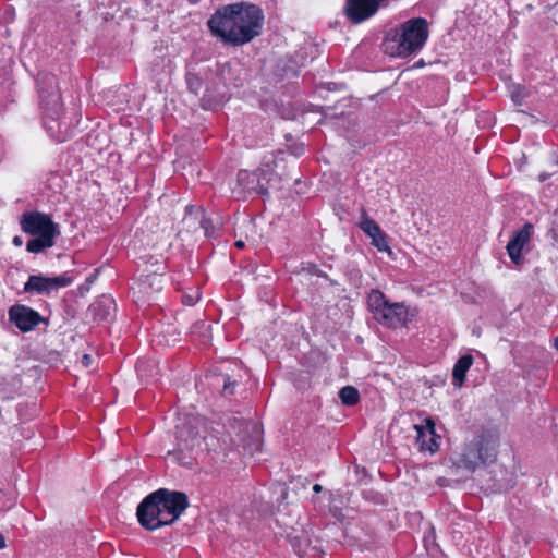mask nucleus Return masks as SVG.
I'll return each mask as SVG.
<instances>
[{
  "label": "nucleus",
  "instance_id": "obj_1",
  "mask_svg": "<svg viewBox=\"0 0 558 558\" xmlns=\"http://www.w3.org/2000/svg\"><path fill=\"white\" fill-rule=\"evenodd\" d=\"M263 24V10L250 2L223 5L207 21V26L215 37L234 47L243 46L259 36Z\"/></svg>",
  "mask_w": 558,
  "mask_h": 558
},
{
  "label": "nucleus",
  "instance_id": "obj_33",
  "mask_svg": "<svg viewBox=\"0 0 558 558\" xmlns=\"http://www.w3.org/2000/svg\"><path fill=\"white\" fill-rule=\"evenodd\" d=\"M546 179V175L542 174L541 175V181H544Z\"/></svg>",
  "mask_w": 558,
  "mask_h": 558
},
{
  "label": "nucleus",
  "instance_id": "obj_27",
  "mask_svg": "<svg viewBox=\"0 0 558 558\" xmlns=\"http://www.w3.org/2000/svg\"><path fill=\"white\" fill-rule=\"evenodd\" d=\"M189 85H190V88H192L196 92L197 87L199 86V82H198V80H196L195 83H192L191 80H189Z\"/></svg>",
  "mask_w": 558,
  "mask_h": 558
},
{
  "label": "nucleus",
  "instance_id": "obj_3",
  "mask_svg": "<svg viewBox=\"0 0 558 558\" xmlns=\"http://www.w3.org/2000/svg\"><path fill=\"white\" fill-rule=\"evenodd\" d=\"M40 105L44 109V124L58 142L68 138V124L61 120L63 107L57 76L51 73L39 74L37 78Z\"/></svg>",
  "mask_w": 558,
  "mask_h": 558
},
{
  "label": "nucleus",
  "instance_id": "obj_29",
  "mask_svg": "<svg viewBox=\"0 0 558 558\" xmlns=\"http://www.w3.org/2000/svg\"><path fill=\"white\" fill-rule=\"evenodd\" d=\"M4 547H5V539H4V536L2 534H0V549H2Z\"/></svg>",
  "mask_w": 558,
  "mask_h": 558
},
{
  "label": "nucleus",
  "instance_id": "obj_34",
  "mask_svg": "<svg viewBox=\"0 0 558 558\" xmlns=\"http://www.w3.org/2000/svg\"><path fill=\"white\" fill-rule=\"evenodd\" d=\"M555 165H557V166H558V155H557V158H556V160H555Z\"/></svg>",
  "mask_w": 558,
  "mask_h": 558
},
{
  "label": "nucleus",
  "instance_id": "obj_10",
  "mask_svg": "<svg viewBox=\"0 0 558 558\" xmlns=\"http://www.w3.org/2000/svg\"><path fill=\"white\" fill-rule=\"evenodd\" d=\"M9 319L23 332L33 330L45 320L37 311L26 305L11 306L9 310Z\"/></svg>",
  "mask_w": 558,
  "mask_h": 558
},
{
  "label": "nucleus",
  "instance_id": "obj_30",
  "mask_svg": "<svg viewBox=\"0 0 558 558\" xmlns=\"http://www.w3.org/2000/svg\"><path fill=\"white\" fill-rule=\"evenodd\" d=\"M288 493L286 488H281V498L284 499L287 497Z\"/></svg>",
  "mask_w": 558,
  "mask_h": 558
},
{
  "label": "nucleus",
  "instance_id": "obj_9",
  "mask_svg": "<svg viewBox=\"0 0 558 558\" xmlns=\"http://www.w3.org/2000/svg\"><path fill=\"white\" fill-rule=\"evenodd\" d=\"M272 171L269 169H258L257 171L250 172L241 170L238 173V183L243 186L244 190L254 191L260 195H264L272 187L271 182Z\"/></svg>",
  "mask_w": 558,
  "mask_h": 558
},
{
  "label": "nucleus",
  "instance_id": "obj_31",
  "mask_svg": "<svg viewBox=\"0 0 558 558\" xmlns=\"http://www.w3.org/2000/svg\"><path fill=\"white\" fill-rule=\"evenodd\" d=\"M235 246H236V247H239V248L244 247V243H243V241H238V242H235Z\"/></svg>",
  "mask_w": 558,
  "mask_h": 558
},
{
  "label": "nucleus",
  "instance_id": "obj_19",
  "mask_svg": "<svg viewBox=\"0 0 558 558\" xmlns=\"http://www.w3.org/2000/svg\"><path fill=\"white\" fill-rule=\"evenodd\" d=\"M244 429L246 433L252 434L253 438L250 441L243 439L244 447L250 450V452L258 451L262 446L260 440V428L256 423L246 422L244 423Z\"/></svg>",
  "mask_w": 558,
  "mask_h": 558
},
{
  "label": "nucleus",
  "instance_id": "obj_18",
  "mask_svg": "<svg viewBox=\"0 0 558 558\" xmlns=\"http://www.w3.org/2000/svg\"><path fill=\"white\" fill-rule=\"evenodd\" d=\"M36 238L31 239L27 241L26 250L29 253H40L44 250L51 247L54 245V239L58 235L52 234H41V235H35Z\"/></svg>",
  "mask_w": 558,
  "mask_h": 558
},
{
  "label": "nucleus",
  "instance_id": "obj_12",
  "mask_svg": "<svg viewBox=\"0 0 558 558\" xmlns=\"http://www.w3.org/2000/svg\"><path fill=\"white\" fill-rule=\"evenodd\" d=\"M201 421L192 418L185 423L177 425V437L184 449L193 450L201 445L202 435L199 428Z\"/></svg>",
  "mask_w": 558,
  "mask_h": 558
},
{
  "label": "nucleus",
  "instance_id": "obj_32",
  "mask_svg": "<svg viewBox=\"0 0 558 558\" xmlns=\"http://www.w3.org/2000/svg\"><path fill=\"white\" fill-rule=\"evenodd\" d=\"M190 4H197L201 2V0H187Z\"/></svg>",
  "mask_w": 558,
  "mask_h": 558
},
{
  "label": "nucleus",
  "instance_id": "obj_7",
  "mask_svg": "<svg viewBox=\"0 0 558 558\" xmlns=\"http://www.w3.org/2000/svg\"><path fill=\"white\" fill-rule=\"evenodd\" d=\"M73 282V277L69 272H63L56 277H44L41 275L29 276L24 284V292L38 294H50L60 288L69 287Z\"/></svg>",
  "mask_w": 558,
  "mask_h": 558
},
{
  "label": "nucleus",
  "instance_id": "obj_21",
  "mask_svg": "<svg viewBox=\"0 0 558 558\" xmlns=\"http://www.w3.org/2000/svg\"><path fill=\"white\" fill-rule=\"evenodd\" d=\"M526 97L525 87L521 85L513 86L511 90V99L517 105H522L524 98Z\"/></svg>",
  "mask_w": 558,
  "mask_h": 558
},
{
  "label": "nucleus",
  "instance_id": "obj_2",
  "mask_svg": "<svg viewBox=\"0 0 558 558\" xmlns=\"http://www.w3.org/2000/svg\"><path fill=\"white\" fill-rule=\"evenodd\" d=\"M187 507L184 493L159 488L142 500L136 515L144 529L154 531L174 523Z\"/></svg>",
  "mask_w": 558,
  "mask_h": 558
},
{
  "label": "nucleus",
  "instance_id": "obj_28",
  "mask_svg": "<svg viewBox=\"0 0 558 558\" xmlns=\"http://www.w3.org/2000/svg\"><path fill=\"white\" fill-rule=\"evenodd\" d=\"M313 490H314L315 493H320V492L323 490V486H322L320 484H315V485L313 486Z\"/></svg>",
  "mask_w": 558,
  "mask_h": 558
},
{
  "label": "nucleus",
  "instance_id": "obj_5",
  "mask_svg": "<svg viewBox=\"0 0 558 558\" xmlns=\"http://www.w3.org/2000/svg\"><path fill=\"white\" fill-rule=\"evenodd\" d=\"M428 38V24L423 17L411 19L386 38V51L391 56L408 57L423 48Z\"/></svg>",
  "mask_w": 558,
  "mask_h": 558
},
{
  "label": "nucleus",
  "instance_id": "obj_16",
  "mask_svg": "<svg viewBox=\"0 0 558 558\" xmlns=\"http://www.w3.org/2000/svg\"><path fill=\"white\" fill-rule=\"evenodd\" d=\"M114 307V300L110 296L102 295L100 299L96 300L88 310L95 320L102 322L110 316Z\"/></svg>",
  "mask_w": 558,
  "mask_h": 558
},
{
  "label": "nucleus",
  "instance_id": "obj_8",
  "mask_svg": "<svg viewBox=\"0 0 558 558\" xmlns=\"http://www.w3.org/2000/svg\"><path fill=\"white\" fill-rule=\"evenodd\" d=\"M20 225L22 230L31 235H59L57 225L50 217L38 211L24 213L20 218Z\"/></svg>",
  "mask_w": 558,
  "mask_h": 558
},
{
  "label": "nucleus",
  "instance_id": "obj_4",
  "mask_svg": "<svg viewBox=\"0 0 558 558\" xmlns=\"http://www.w3.org/2000/svg\"><path fill=\"white\" fill-rule=\"evenodd\" d=\"M498 441L488 433L476 435L466 442L461 452L451 458V469L456 474L461 471L466 474L474 473L477 469L494 463L497 458Z\"/></svg>",
  "mask_w": 558,
  "mask_h": 558
},
{
  "label": "nucleus",
  "instance_id": "obj_17",
  "mask_svg": "<svg viewBox=\"0 0 558 558\" xmlns=\"http://www.w3.org/2000/svg\"><path fill=\"white\" fill-rule=\"evenodd\" d=\"M473 364V357L469 354L461 356L453 366L452 371V379L453 385L457 387H461L464 379L465 374L470 369Z\"/></svg>",
  "mask_w": 558,
  "mask_h": 558
},
{
  "label": "nucleus",
  "instance_id": "obj_11",
  "mask_svg": "<svg viewBox=\"0 0 558 558\" xmlns=\"http://www.w3.org/2000/svg\"><path fill=\"white\" fill-rule=\"evenodd\" d=\"M287 538L301 558L305 555H319L322 553L317 545L318 541L313 539L310 531L305 529L292 527L287 534Z\"/></svg>",
  "mask_w": 558,
  "mask_h": 558
},
{
  "label": "nucleus",
  "instance_id": "obj_6",
  "mask_svg": "<svg viewBox=\"0 0 558 558\" xmlns=\"http://www.w3.org/2000/svg\"><path fill=\"white\" fill-rule=\"evenodd\" d=\"M367 306L380 325L396 328L405 324L408 311L403 303H390L379 290H372L367 296Z\"/></svg>",
  "mask_w": 558,
  "mask_h": 558
},
{
  "label": "nucleus",
  "instance_id": "obj_13",
  "mask_svg": "<svg viewBox=\"0 0 558 558\" xmlns=\"http://www.w3.org/2000/svg\"><path fill=\"white\" fill-rule=\"evenodd\" d=\"M533 232V225L525 223L522 229L513 233L512 239L507 244V252L512 263L521 264V252L529 244Z\"/></svg>",
  "mask_w": 558,
  "mask_h": 558
},
{
  "label": "nucleus",
  "instance_id": "obj_20",
  "mask_svg": "<svg viewBox=\"0 0 558 558\" xmlns=\"http://www.w3.org/2000/svg\"><path fill=\"white\" fill-rule=\"evenodd\" d=\"M339 398L344 405H355L360 400V392L353 386H345L340 389Z\"/></svg>",
  "mask_w": 558,
  "mask_h": 558
},
{
  "label": "nucleus",
  "instance_id": "obj_26",
  "mask_svg": "<svg viewBox=\"0 0 558 558\" xmlns=\"http://www.w3.org/2000/svg\"><path fill=\"white\" fill-rule=\"evenodd\" d=\"M12 243L15 245V246H22L23 244V240L21 236L16 235L13 238L12 240Z\"/></svg>",
  "mask_w": 558,
  "mask_h": 558
},
{
  "label": "nucleus",
  "instance_id": "obj_24",
  "mask_svg": "<svg viewBox=\"0 0 558 558\" xmlns=\"http://www.w3.org/2000/svg\"><path fill=\"white\" fill-rule=\"evenodd\" d=\"M82 364L85 366V367H89L92 362H93V357L89 355V354H84L82 356Z\"/></svg>",
  "mask_w": 558,
  "mask_h": 558
},
{
  "label": "nucleus",
  "instance_id": "obj_25",
  "mask_svg": "<svg viewBox=\"0 0 558 558\" xmlns=\"http://www.w3.org/2000/svg\"><path fill=\"white\" fill-rule=\"evenodd\" d=\"M235 383H230L229 378L225 381L223 385V392L226 393H232V389H230L231 386H234Z\"/></svg>",
  "mask_w": 558,
  "mask_h": 558
},
{
  "label": "nucleus",
  "instance_id": "obj_14",
  "mask_svg": "<svg viewBox=\"0 0 558 558\" xmlns=\"http://www.w3.org/2000/svg\"><path fill=\"white\" fill-rule=\"evenodd\" d=\"M360 228L372 239V244L376 246L378 251L391 253L387 235L375 220L364 217L360 222Z\"/></svg>",
  "mask_w": 558,
  "mask_h": 558
},
{
  "label": "nucleus",
  "instance_id": "obj_22",
  "mask_svg": "<svg viewBox=\"0 0 558 558\" xmlns=\"http://www.w3.org/2000/svg\"><path fill=\"white\" fill-rule=\"evenodd\" d=\"M199 225H201L202 229L204 230L205 235L210 236L213 233V230H214V226L211 223V220L206 218L203 211H201Z\"/></svg>",
  "mask_w": 558,
  "mask_h": 558
},
{
  "label": "nucleus",
  "instance_id": "obj_15",
  "mask_svg": "<svg viewBox=\"0 0 558 558\" xmlns=\"http://www.w3.org/2000/svg\"><path fill=\"white\" fill-rule=\"evenodd\" d=\"M416 441L420 445L421 450L435 452L439 445L436 439L435 424L432 420L426 421V425H415Z\"/></svg>",
  "mask_w": 558,
  "mask_h": 558
},
{
  "label": "nucleus",
  "instance_id": "obj_23",
  "mask_svg": "<svg viewBox=\"0 0 558 558\" xmlns=\"http://www.w3.org/2000/svg\"><path fill=\"white\" fill-rule=\"evenodd\" d=\"M201 298V293L198 290L193 291V293H184L182 296V301L185 305L192 306L194 305Z\"/></svg>",
  "mask_w": 558,
  "mask_h": 558
}]
</instances>
